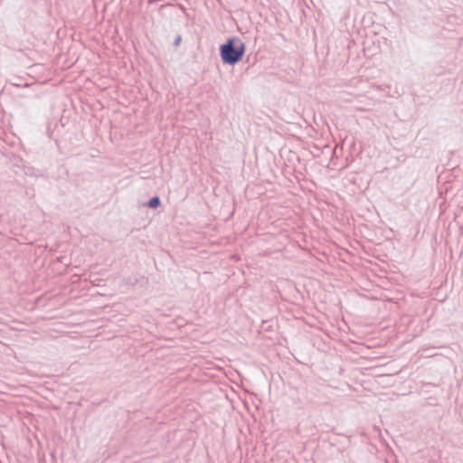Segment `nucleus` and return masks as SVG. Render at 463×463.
Here are the masks:
<instances>
[{
  "label": "nucleus",
  "mask_w": 463,
  "mask_h": 463,
  "mask_svg": "<svg viewBox=\"0 0 463 463\" xmlns=\"http://www.w3.org/2000/svg\"><path fill=\"white\" fill-rule=\"evenodd\" d=\"M219 50L222 63L233 66L242 60L246 45L240 38L233 36L228 38Z\"/></svg>",
  "instance_id": "nucleus-1"
},
{
  "label": "nucleus",
  "mask_w": 463,
  "mask_h": 463,
  "mask_svg": "<svg viewBox=\"0 0 463 463\" xmlns=\"http://www.w3.org/2000/svg\"><path fill=\"white\" fill-rule=\"evenodd\" d=\"M161 203V200L158 196H153L148 202L147 206L152 209L157 208Z\"/></svg>",
  "instance_id": "nucleus-2"
},
{
  "label": "nucleus",
  "mask_w": 463,
  "mask_h": 463,
  "mask_svg": "<svg viewBox=\"0 0 463 463\" xmlns=\"http://www.w3.org/2000/svg\"><path fill=\"white\" fill-rule=\"evenodd\" d=\"M180 42H181V36L178 35L177 38L175 40L174 44L175 46H177V45H179Z\"/></svg>",
  "instance_id": "nucleus-3"
},
{
  "label": "nucleus",
  "mask_w": 463,
  "mask_h": 463,
  "mask_svg": "<svg viewBox=\"0 0 463 463\" xmlns=\"http://www.w3.org/2000/svg\"><path fill=\"white\" fill-rule=\"evenodd\" d=\"M378 376H386V377H389V376H392V373H383V374H379Z\"/></svg>",
  "instance_id": "nucleus-4"
}]
</instances>
